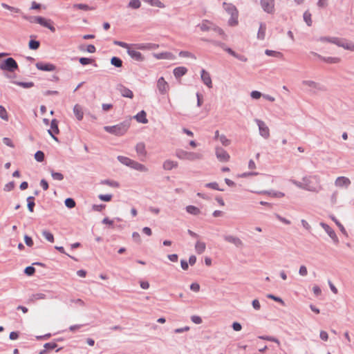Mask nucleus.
<instances>
[{
    "label": "nucleus",
    "instance_id": "f257e3e1",
    "mask_svg": "<svg viewBox=\"0 0 354 354\" xmlns=\"http://www.w3.org/2000/svg\"><path fill=\"white\" fill-rule=\"evenodd\" d=\"M131 124V119L124 120L123 122L113 126H104V129L106 132L116 136H121L126 133Z\"/></svg>",
    "mask_w": 354,
    "mask_h": 354
},
{
    "label": "nucleus",
    "instance_id": "f03ea898",
    "mask_svg": "<svg viewBox=\"0 0 354 354\" xmlns=\"http://www.w3.org/2000/svg\"><path fill=\"white\" fill-rule=\"evenodd\" d=\"M223 6L225 10L231 16L228 21V24L230 26H236L239 22L238 21L239 12L237 10L236 8L235 7V6H234L232 3H227L226 2H224L223 3Z\"/></svg>",
    "mask_w": 354,
    "mask_h": 354
},
{
    "label": "nucleus",
    "instance_id": "7ed1b4c3",
    "mask_svg": "<svg viewBox=\"0 0 354 354\" xmlns=\"http://www.w3.org/2000/svg\"><path fill=\"white\" fill-rule=\"evenodd\" d=\"M0 69L4 71L13 73L19 69V66L12 57H8L0 62Z\"/></svg>",
    "mask_w": 354,
    "mask_h": 354
},
{
    "label": "nucleus",
    "instance_id": "20e7f679",
    "mask_svg": "<svg viewBox=\"0 0 354 354\" xmlns=\"http://www.w3.org/2000/svg\"><path fill=\"white\" fill-rule=\"evenodd\" d=\"M176 156L183 160H194L201 158V155L194 152H189L183 149H177Z\"/></svg>",
    "mask_w": 354,
    "mask_h": 354
},
{
    "label": "nucleus",
    "instance_id": "39448f33",
    "mask_svg": "<svg viewBox=\"0 0 354 354\" xmlns=\"http://www.w3.org/2000/svg\"><path fill=\"white\" fill-rule=\"evenodd\" d=\"M255 122L259 127L260 135L266 139L270 137V130L266 123L259 119H255Z\"/></svg>",
    "mask_w": 354,
    "mask_h": 354
},
{
    "label": "nucleus",
    "instance_id": "423d86ee",
    "mask_svg": "<svg viewBox=\"0 0 354 354\" xmlns=\"http://www.w3.org/2000/svg\"><path fill=\"white\" fill-rule=\"evenodd\" d=\"M260 3L263 10L268 13L273 14L274 12V0H261Z\"/></svg>",
    "mask_w": 354,
    "mask_h": 354
},
{
    "label": "nucleus",
    "instance_id": "0eeeda50",
    "mask_svg": "<svg viewBox=\"0 0 354 354\" xmlns=\"http://www.w3.org/2000/svg\"><path fill=\"white\" fill-rule=\"evenodd\" d=\"M37 24L48 28L53 32H55V28L53 25V22L50 19H47L41 16H37Z\"/></svg>",
    "mask_w": 354,
    "mask_h": 354
},
{
    "label": "nucleus",
    "instance_id": "6e6552de",
    "mask_svg": "<svg viewBox=\"0 0 354 354\" xmlns=\"http://www.w3.org/2000/svg\"><path fill=\"white\" fill-rule=\"evenodd\" d=\"M50 136L55 140L58 142L59 140L57 137L55 136V134H59V129L58 127V121L56 119H53L50 122V129L48 130Z\"/></svg>",
    "mask_w": 354,
    "mask_h": 354
},
{
    "label": "nucleus",
    "instance_id": "1a4fd4ad",
    "mask_svg": "<svg viewBox=\"0 0 354 354\" xmlns=\"http://www.w3.org/2000/svg\"><path fill=\"white\" fill-rule=\"evenodd\" d=\"M216 156L221 162H227L230 160L229 153L222 147L216 148Z\"/></svg>",
    "mask_w": 354,
    "mask_h": 354
},
{
    "label": "nucleus",
    "instance_id": "9d476101",
    "mask_svg": "<svg viewBox=\"0 0 354 354\" xmlns=\"http://www.w3.org/2000/svg\"><path fill=\"white\" fill-rule=\"evenodd\" d=\"M320 225L326 231V232L328 234V235L332 239L333 242L335 244H337L339 243V239H338V237L337 236L335 231L328 224H326L325 223H321Z\"/></svg>",
    "mask_w": 354,
    "mask_h": 354
},
{
    "label": "nucleus",
    "instance_id": "9b49d317",
    "mask_svg": "<svg viewBox=\"0 0 354 354\" xmlns=\"http://www.w3.org/2000/svg\"><path fill=\"white\" fill-rule=\"evenodd\" d=\"M36 67L38 70L43 71H54L56 70V66L48 62H37L36 63Z\"/></svg>",
    "mask_w": 354,
    "mask_h": 354
},
{
    "label": "nucleus",
    "instance_id": "f8f14e48",
    "mask_svg": "<svg viewBox=\"0 0 354 354\" xmlns=\"http://www.w3.org/2000/svg\"><path fill=\"white\" fill-rule=\"evenodd\" d=\"M157 87L161 94H165L169 89V84L163 77H160L157 82Z\"/></svg>",
    "mask_w": 354,
    "mask_h": 354
},
{
    "label": "nucleus",
    "instance_id": "ddd939ff",
    "mask_svg": "<svg viewBox=\"0 0 354 354\" xmlns=\"http://www.w3.org/2000/svg\"><path fill=\"white\" fill-rule=\"evenodd\" d=\"M337 46L342 47L346 50L354 51V43L352 41H348L346 39L338 38Z\"/></svg>",
    "mask_w": 354,
    "mask_h": 354
},
{
    "label": "nucleus",
    "instance_id": "4468645a",
    "mask_svg": "<svg viewBox=\"0 0 354 354\" xmlns=\"http://www.w3.org/2000/svg\"><path fill=\"white\" fill-rule=\"evenodd\" d=\"M117 89L120 91L122 97L132 99L133 97V93L132 91L126 87L122 84H120L117 86Z\"/></svg>",
    "mask_w": 354,
    "mask_h": 354
},
{
    "label": "nucleus",
    "instance_id": "2eb2a0df",
    "mask_svg": "<svg viewBox=\"0 0 354 354\" xmlns=\"http://www.w3.org/2000/svg\"><path fill=\"white\" fill-rule=\"evenodd\" d=\"M201 77L204 84H205L208 88H212V82L210 75L205 69L201 70Z\"/></svg>",
    "mask_w": 354,
    "mask_h": 354
},
{
    "label": "nucleus",
    "instance_id": "dca6fc26",
    "mask_svg": "<svg viewBox=\"0 0 354 354\" xmlns=\"http://www.w3.org/2000/svg\"><path fill=\"white\" fill-rule=\"evenodd\" d=\"M313 55L317 56L321 60L328 63V64H337L341 61V59L339 57H324L317 53L311 52Z\"/></svg>",
    "mask_w": 354,
    "mask_h": 354
},
{
    "label": "nucleus",
    "instance_id": "f3484780",
    "mask_svg": "<svg viewBox=\"0 0 354 354\" xmlns=\"http://www.w3.org/2000/svg\"><path fill=\"white\" fill-rule=\"evenodd\" d=\"M127 53L131 57V58L136 61L142 62L145 59L144 56L139 51L133 50L131 48V47H129V48L127 50Z\"/></svg>",
    "mask_w": 354,
    "mask_h": 354
},
{
    "label": "nucleus",
    "instance_id": "a211bd4d",
    "mask_svg": "<svg viewBox=\"0 0 354 354\" xmlns=\"http://www.w3.org/2000/svg\"><path fill=\"white\" fill-rule=\"evenodd\" d=\"M223 239L225 241L231 243L238 248L241 247L243 245V242L239 237L234 236L232 235H225L223 236Z\"/></svg>",
    "mask_w": 354,
    "mask_h": 354
},
{
    "label": "nucleus",
    "instance_id": "6ab92c4d",
    "mask_svg": "<svg viewBox=\"0 0 354 354\" xmlns=\"http://www.w3.org/2000/svg\"><path fill=\"white\" fill-rule=\"evenodd\" d=\"M311 178L310 176H305L302 178L304 189L315 192L316 191V188L311 184Z\"/></svg>",
    "mask_w": 354,
    "mask_h": 354
},
{
    "label": "nucleus",
    "instance_id": "aec40b11",
    "mask_svg": "<svg viewBox=\"0 0 354 354\" xmlns=\"http://www.w3.org/2000/svg\"><path fill=\"white\" fill-rule=\"evenodd\" d=\"M187 68L185 66H178L174 69L173 73L176 79H179L187 73Z\"/></svg>",
    "mask_w": 354,
    "mask_h": 354
},
{
    "label": "nucleus",
    "instance_id": "412c9836",
    "mask_svg": "<svg viewBox=\"0 0 354 354\" xmlns=\"http://www.w3.org/2000/svg\"><path fill=\"white\" fill-rule=\"evenodd\" d=\"M337 187H348L351 184V180L344 176L338 177L335 183Z\"/></svg>",
    "mask_w": 354,
    "mask_h": 354
},
{
    "label": "nucleus",
    "instance_id": "4be33fe9",
    "mask_svg": "<svg viewBox=\"0 0 354 354\" xmlns=\"http://www.w3.org/2000/svg\"><path fill=\"white\" fill-rule=\"evenodd\" d=\"M129 167L141 172H146L148 171V169L144 165L133 160H132Z\"/></svg>",
    "mask_w": 354,
    "mask_h": 354
},
{
    "label": "nucleus",
    "instance_id": "5701e85b",
    "mask_svg": "<svg viewBox=\"0 0 354 354\" xmlns=\"http://www.w3.org/2000/svg\"><path fill=\"white\" fill-rule=\"evenodd\" d=\"M133 118L140 123H142V124L148 123V120L147 118V113L144 110H142L140 112H138Z\"/></svg>",
    "mask_w": 354,
    "mask_h": 354
},
{
    "label": "nucleus",
    "instance_id": "b1692460",
    "mask_svg": "<svg viewBox=\"0 0 354 354\" xmlns=\"http://www.w3.org/2000/svg\"><path fill=\"white\" fill-rule=\"evenodd\" d=\"M73 113L77 120L80 121L83 119L84 112L82 107L80 104H77L74 106Z\"/></svg>",
    "mask_w": 354,
    "mask_h": 354
},
{
    "label": "nucleus",
    "instance_id": "393cba45",
    "mask_svg": "<svg viewBox=\"0 0 354 354\" xmlns=\"http://www.w3.org/2000/svg\"><path fill=\"white\" fill-rule=\"evenodd\" d=\"M302 84L304 85H306L308 86H310V87L318 89V90H321V91H325L326 90V88H325V87L324 86H322L319 83H317V82H315L314 81L304 80L302 82Z\"/></svg>",
    "mask_w": 354,
    "mask_h": 354
},
{
    "label": "nucleus",
    "instance_id": "a878e982",
    "mask_svg": "<svg viewBox=\"0 0 354 354\" xmlns=\"http://www.w3.org/2000/svg\"><path fill=\"white\" fill-rule=\"evenodd\" d=\"M266 25L264 23H260L259 31L257 33V38L263 40L266 36Z\"/></svg>",
    "mask_w": 354,
    "mask_h": 354
},
{
    "label": "nucleus",
    "instance_id": "bb28decb",
    "mask_svg": "<svg viewBox=\"0 0 354 354\" xmlns=\"http://www.w3.org/2000/svg\"><path fill=\"white\" fill-rule=\"evenodd\" d=\"M211 24L212 22H210L209 21L204 19L202 21V24H198V26L201 28L202 31H209L212 28Z\"/></svg>",
    "mask_w": 354,
    "mask_h": 354
},
{
    "label": "nucleus",
    "instance_id": "cd10ccee",
    "mask_svg": "<svg viewBox=\"0 0 354 354\" xmlns=\"http://www.w3.org/2000/svg\"><path fill=\"white\" fill-rule=\"evenodd\" d=\"M178 167V162H174L170 160H167L163 163V168L165 170H171L173 168H176Z\"/></svg>",
    "mask_w": 354,
    "mask_h": 354
},
{
    "label": "nucleus",
    "instance_id": "c85d7f7f",
    "mask_svg": "<svg viewBox=\"0 0 354 354\" xmlns=\"http://www.w3.org/2000/svg\"><path fill=\"white\" fill-rule=\"evenodd\" d=\"M26 201H27L28 209L30 212H34V207H35V197L32 196H28L27 198Z\"/></svg>",
    "mask_w": 354,
    "mask_h": 354
},
{
    "label": "nucleus",
    "instance_id": "c756f323",
    "mask_svg": "<svg viewBox=\"0 0 354 354\" xmlns=\"http://www.w3.org/2000/svg\"><path fill=\"white\" fill-rule=\"evenodd\" d=\"M12 83L16 85H18L22 88H29L34 86V85H35L34 82H26L13 81Z\"/></svg>",
    "mask_w": 354,
    "mask_h": 354
},
{
    "label": "nucleus",
    "instance_id": "7c9ffc66",
    "mask_svg": "<svg viewBox=\"0 0 354 354\" xmlns=\"http://www.w3.org/2000/svg\"><path fill=\"white\" fill-rule=\"evenodd\" d=\"M122 60L118 57H112L111 59V64L116 68H120L122 66Z\"/></svg>",
    "mask_w": 354,
    "mask_h": 354
},
{
    "label": "nucleus",
    "instance_id": "2f4dec72",
    "mask_svg": "<svg viewBox=\"0 0 354 354\" xmlns=\"http://www.w3.org/2000/svg\"><path fill=\"white\" fill-rule=\"evenodd\" d=\"M206 248V245L203 242L197 241L195 245V249L198 254H202Z\"/></svg>",
    "mask_w": 354,
    "mask_h": 354
},
{
    "label": "nucleus",
    "instance_id": "473e14b6",
    "mask_svg": "<svg viewBox=\"0 0 354 354\" xmlns=\"http://www.w3.org/2000/svg\"><path fill=\"white\" fill-rule=\"evenodd\" d=\"M186 211L189 214H192V215H198L201 212V210L199 209V208H198L197 207L194 206V205H188V206H187L186 207Z\"/></svg>",
    "mask_w": 354,
    "mask_h": 354
},
{
    "label": "nucleus",
    "instance_id": "72a5a7b5",
    "mask_svg": "<svg viewBox=\"0 0 354 354\" xmlns=\"http://www.w3.org/2000/svg\"><path fill=\"white\" fill-rule=\"evenodd\" d=\"M153 56L158 59H169L171 58V53L168 52L155 53Z\"/></svg>",
    "mask_w": 354,
    "mask_h": 354
},
{
    "label": "nucleus",
    "instance_id": "f704fd0d",
    "mask_svg": "<svg viewBox=\"0 0 354 354\" xmlns=\"http://www.w3.org/2000/svg\"><path fill=\"white\" fill-rule=\"evenodd\" d=\"M330 218L335 223V224L339 227L340 231L342 234H344L346 236H348L347 232L344 227L342 225V223L336 218V217L333 215L330 216Z\"/></svg>",
    "mask_w": 354,
    "mask_h": 354
},
{
    "label": "nucleus",
    "instance_id": "c9c22d12",
    "mask_svg": "<svg viewBox=\"0 0 354 354\" xmlns=\"http://www.w3.org/2000/svg\"><path fill=\"white\" fill-rule=\"evenodd\" d=\"M117 159L120 162L128 167H130V165L132 161V160L130 159L129 158L123 156H118L117 157Z\"/></svg>",
    "mask_w": 354,
    "mask_h": 354
},
{
    "label": "nucleus",
    "instance_id": "e433bc0d",
    "mask_svg": "<svg viewBox=\"0 0 354 354\" xmlns=\"http://www.w3.org/2000/svg\"><path fill=\"white\" fill-rule=\"evenodd\" d=\"M136 150L139 155L143 156L146 153L145 145L143 142L138 143L136 146Z\"/></svg>",
    "mask_w": 354,
    "mask_h": 354
},
{
    "label": "nucleus",
    "instance_id": "4c0bfd02",
    "mask_svg": "<svg viewBox=\"0 0 354 354\" xmlns=\"http://www.w3.org/2000/svg\"><path fill=\"white\" fill-rule=\"evenodd\" d=\"M319 40L322 42H330L337 45L338 41V37H321Z\"/></svg>",
    "mask_w": 354,
    "mask_h": 354
},
{
    "label": "nucleus",
    "instance_id": "58836bf2",
    "mask_svg": "<svg viewBox=\"0 0 354 354\" xmlns=\"http://www.w3.org/2000/svg\"><path fill=\"white\" fill-rule=\"evenodd\" d=\"M40 46V41L35 39H30L28 43V47L30 50H37Z\"/></svg>",
    "mask_w": 354,
    "mask_h": 354
},
{
    "label": "nucleus",
    "instance_id": "ea45409f",
    "mask_svg": "<svg viewBox=\"0 0 354 354\" xmlns=\"http://www.w3.org/2000/svg\"><path fill=\"white\" fill-rule=\"evenodd\" d=\"M145 2L149 3L151 6H156L158 8H164L165 5L159 0H142Z\"/></svg>",
    "mask_w": 354,
    "mask_h": 354
},
{
    "label": "nucleus",
    "instance_id": "a19ab883",
    "mask_svg": "<svg viewBox=\"0 0 354 354\" xmlns=\"http://www.w3.org/2000/svg\"><path fill=\"white\" fill-rule=\"evenodd\" d=\"M205 187L207 188H209V189H215V190H218V191H221V192L224 191V189H221L219 187L218 184L216 182H212V183H206L205 185Z\"/></svg>",
    "mask_w": 354,
    "mask_h": 354
},
{
    "label": "nucleus",
    "instance_id": "79ce46f5",
    "mask_svg": "<svg viewBox=\"0 0 354 354\" xmlns=\"http://www.w3.org/2000/svg\"><path fill=\"white\" fill-rule=\"evenodd\" d=\"M42 235L44 236V238L48 241L50 243H53L55 241L53 234L47 230H43Z\"/></svg>",
    "mask_w": 354,
    "mask_h": 354
},
{
    "label": "nucleus",
    "instance_id": "37998d69",
    "mask_svg": "<svg viewBox=\"0 0 354 354\" xmlns=\"http://www.w3.org/2000/svg\"><path fill=\"white\" fill-rule=\"evenodd\" d=\"M141 6L140 0H130L128 4V7L132 9H138Z\"/></svg>",
    "mask_w": 354,
    "mask_h": 354
},
{
    "label": "nucleus",
    "instance_id": "c03bdc74",
    "mask_svg": "<svg viewBox=\"0 0 354 354\" xmlns=\"http://www.w3.org/2000/svg\"><path fill=\"white\" fill-rule=\"evenodd\" d=\"M100 183L102 185H109V186L113 187H119V183L118 182L111 180H109V179L103 180L101 181Z\"/></svg>",
    "mask_w": 354,
    "mask_h": 354
},
{
    "label": "nucleus",
    "instance_id": "a18cd8bd",
    "mask_svg": "<svg viewBox=\"0 0 354 354\" xmlns=\"http://www.w3.org/2000/svg\"><path fill=\"white\" fill-rule=\"evenodd\" d=\"M50 174H51L52 178L54 180H62L64 179V175L62 173L55 171L53 169L50 170Z\"/></svg>",
    "mask_w": 354,
    "mask_h": 354
},
{
    "label": "nucleus",
    "instance_id": "49530a36",
    "mask_svg": "<svg viewBox=\"0 0 354 354\" xmlns=\"http://www.w3.org/2000/svg\"><path fill=\"white\" fill-rule=\"evenodd\" d=\"M73 8L80 9V10H86V11L91 10L93 9V8L88 6L87 4H84V3H75L73 5Z\"/></svg>",
    "mask_w": 354,
    "mask_h": 354
},
{
    "label": "nucleus",
    "instance_id": "de8ad7c7",
    "mask_svg": "<svg viewBox=\"0 0 354 354\" xmlns=\"http://www.w3.org/2000/svg\"><path fill=\"white\" fill-rule=\"evenodd\" d=\"M44 158H45V155L42 151L39 150L35 153V159L37 162H41L44 160Z\"/></svg>",
    "mask_w": 354,
    "mask_h": 354
},
{
    "label": "nucleus",
    "instance_id": "09e8293b",
    "mask_svg": "<svg viewBox=\"0 0 354 354\" xmlns=\"http://www.w3.org/2000/svg\"><path fill=\"white\" fill-rule=\"evenodd\" d=\"M64 204H65V205L68 208L72 209V208L75 207L76 203H75V200L73 198H67L64 201Z\"/></svg>",
    "mask_w": 354,
    "mask_h": 354
},
{
    "label": "nucleus",
    "instance_id": "8fccbe9b",
    "mask_svg": "<svg viewBox=\"0 0 354 354\" xmlns=\"http://www.w3.org/2000/svg\"><path fill=\"white\" fill-rule=\"evenodd\" d=\"M0 118L6 121L8 120V115L6 109L2 105H0Z\"/></svg>",
    "mask_w": 354,
    "mask_h": 354
},
{
    "label": "nucleus",
    "instance_id": "3c124183",
    "mask_svg": "<svg viewBox=\"0 0 354 354\" xmlns=\"http://www.w3.org/2000/svg\"><path fill=\"white\" fill-rule=\"evenodd\" d=\"M79 62L82 65L86 66L88 64H93L94 62V60L93 59L88 58V57H80V58H79Z\"/></svg>",
    "mask_w": 354,
    "mask_h": 354
},
{
    "label": "nucleus",
    "instance_id": "603ef678",
    "mask_svg": "<svg viewBox=\"0 0 354 354\" xmlns=\"http://www.w3.org/2000/svg\"><path fill=\"white\" fill-rule=\"evenodd\" d=\"M304 20L308 26L312 25L311 14L308 11H306L304 13Z\"/></svg>",
    "mask_w": 354,
    "mask_h": 354
},
{
    "label": "nucleus",
    "instance_id": "864d4df0",
    "mask_svg": "<svg viewBox=\"0 0 354 354\" xmlns=\"http://www.w3.org/2000/svg\"><path fill=\"white\" fill-rule=\"evenodd\" d=\"M266 55L268 56H274L277 57H281L283 56L282 53L278 51L266 49L265 51Z\"/></svg>",
    "mask_w": 354,
    "mask_h": 354
},
{
    "label": "nucleus",
    "instance_id": "5fc2aeb1",
    "mask_svg": "<svg viewBox=\"0 0 354 354\" xmlns=\"http://www.w3.org/2000/svg\"><path fill=\"white\" fill-rule=\"evenodd\" d=\"M46 298V296L44 293H36L33 294L31 296L30 300L31 301H36L39 299H44Z\"/></svg>",
    "mask_w": 354,
    "mask_h": 354
},
{
    "label": "nucleus",
    "instance_id": "6e6d98bb",
    "mask_svg": "<svg viewBox=\"0 0 354 354\" xmlns=\"http://www.w3.org/2000/svg\"><path fill=\"white\" fill-rule=\"evenodd\" d=\"M24 273L27 276H29V277L32 276L35 273V268L33 266H27L24 269Z\"/></svg>",
    "mask_w": 354,
    "mask_h": 354
},
{
    "label": "nucleus",
    "instance_id": "4d7b16f0",
    "mask_svg": "<svg viewBox=\"0 0 354 354\" xmlns=\"http://www.w3.org/2000/svg\"><path fill=\"white\" fill-rule=\"evenodd\" d=\"M113 44L120 46L122 48H126L127 50H128L129 48V47H131V44H129L126 42L120 41H118V40H114Z\"/></svg>",
    "mask_w": 354,
    "mask_h": 354
},
{
    "label": "nucleus",
    "instance_id": "13d9d810",
    "mask_svg": "<svg viewBox=\"0 0 354 354\" xmlns=\"http://www.w3.org/2000/svg\"><path fill=\"white\" fill-rule=\"evenodd\" d=\"M57 346H58V345L55 342H48L44 345V348H46L47 352L48 351L53 350V349L56 348Z\"/></svg>",
    "mask_w": 354,
    "mask_h": 354
},
{
    "label": "nucleus",
    "instance_id": "bf43d9fd",
    "mask_svg": "<svg viewBox=\"0 0 354 354\" xmlns=\"http://www.w3.org/2000/svg\"><path fill=\"white\" fill-rule=\"evenodd\" d=\"M98 198L100 200H101L102 201L109 202V201H111V199L113 198V195L112 194H100L98 196Z\"/></svg>",
    "mask_w": 354,
    "mask_h": 354
},
{
    "label": "nucleus",
    "instance_id": "052dcab7",
    "mask_svg": "<svg viewBox=\"0 0 354 354\" xmlns=\"http://www.w3.org/2000/svg\"><path fill=\"white\" fill-rule=\"evenodd\" d=\"M259 339H264V340H268V341H270V342H276L278 344H279V341L278 339H277L276 337H272V336H266V335H263V336H259Z\"/></svg>",
    "mask_w": 354,
    "mask_h": 354
},
{
    "label": "nucleus",
    "instance_id": "680f3d73",
    "mask_svg": "<svg viewBox=\"0 0 354 354\" xmlns=\"http://www.w3.org/2000/svg\"><path fill=\"white\" fill-rule=\"evenodd\" d=\"M22 17L30 23H37V16H28L26 15L22 14Z\"/></svg>",
    "mask_w": 354,
    "mask_h": 354
},
{
    "label": "nucleus",
    "instance_id": "e2e57ef3",
    "mask_svg": "<svg viewBox=\"0 0 354 354\" xmlns=\"http://www.w3.org/2000/svg\"><path fill=\"white\" fill-rule=\"evenodd\" d=\"M15 184L14 181H10L5 185L3 190L5 192H10L15 188Z\"/></svg>",
    "mask_w": 354,
    "mask_h": 354
},
{
    "label": "nucleus",
    "instance_id": "0e129e2a",
    "mask_svg": "<svg viewBox=\"0 0 354 354\" xmlns=\"http://www.w3.org/2000/svg\"><path fill=\"white\" fill-rule=\"evenodd\" d=\"M219 140L223 144V145L227 147L230 145V140L226 138L225 135H221L219 137Z\"/></svg>",
    "mask_w": 354,
    "mask_h": 354
},
{
    "label": "nucleus",
    "instance_id": "69168bd1",
    "mask_svg": "<svg viewBox=\"0 0 354 354\" xmlns=\"http://www.w3.org/2000/svg\"><path fill=\"white\" fill-rule=\"evenodd\" d=\"M267 297L269 298V299H273L274 301H275L277 302H279V303H281V304L284 305V301L279 297L275 296V295H274L272 294H268L267 295Z\"/></svg>",
    "mask_w": 354,
    "mask_h": 354
},
{
    "label": "nucleus",
    "instance_id": "338daca9",
    "mask_svg": "<svg viewBox=\"0 0 354 354\" xmlns=\"http://www.w3.org/2000/svg\"><path fill=\"white\" fill-rule=\"evenodd\" d=\"M106 207V205L100 204V205H93L92 209L95 212H102Z\"/></svg>",
    "mask_w": 354,
    "mask_h": 354
},
{
    "label": "nucleus",
    "instance_id": "774afa93",
    "mask_svg": "<svg viewBox=\"0 0 354 354\" xmlns=\"http://www.w3.org/2000/svg\"><path fill=\"white\" fill-rule=\"evenodd\" d=\"M212 25V30H214V32H217L218 35H221V36H225V32L221 28H219L218 26H215L214 24H213L212 23L211 24Z\"/></svg>",
    "mask_w": 354,
    "mask_h": 354
}]
</instances>
